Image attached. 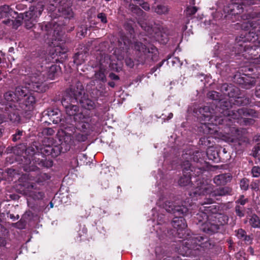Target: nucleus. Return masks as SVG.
<instances>
[{
	"instance_id": "nucleus-25",
	"label": "nucleus",
	"mask_w": 260,
	"mask_h": 260,
	"mask_svg": "<svg viewBox=\"0 0 260 260\" xmlns=\"http://www.w3.org/2000/svg\"><path fill=\"white\" fill-rule=\"evenodd\" d=\"M206 155L209 159L214 160L216 158L217 154L213 147H209L207 150Z\"/></svg>"
},
{
	"instance_id": "nucleus-14",
	"label": "nucleus",
	"mask_w": 260,
	"mask_h": 260,
	"mask_svg": "<svg viewBox=\"0 0 260 260\" xmlns=\"http://www.w3.org/2000/svg\"><path fill=\"white\" fill-rule=\"evenodd\" d=\"M238 131L234 127H227L224 133L219 132L218 133L219 138L228 142H233L238 139L237 134Z\"/></svg>"
},
{
	"instance_id": "nucleus-54",
	"label": "nucleus",
	"mask_w": 260,
	"mask_h": 260,
	"mask_svg": "<svg viewBox=\"0 0 260 260\" xmlns=\"http://www.w3.org/2000/svg\"><path fill=\"white\" fill-rule=\"evenodd\" d=\"M251 16L250 15H248V16H242V18L243 19H246V20H249L251 18Z\"/></svg>"
},
{
	"instance_id": "nucleus-17",
	"label": "nucleus",
	"mask_w": 260,
	"mask_h": 260,
	"mask_svg": "<svg viewBox=\"0 0 260 260\" xmlns=\"http://www.w3.org/2000/svg\"><path fill=\"white\" fill-rule=\"evenodd\" d=\"M255 21H248L247 23V26L246 27L248 30H249V32L246 34V40L249 42H254L255 40L257 39V35L255 36V34L252 31L253 29L256 28V26L255 25Z\"/></svg>"
},
{
	"instance_id": "nucleus-30",
	"label": "nucleus",
	"mask_w": 260,
	"mask_h": 260,
	"mask_svg": "<svg viewBox=\"0 0 260 260\" xmlns=\"http://www.w3.org/2000/svg\"><path fill=\"white\" fill-rule=\"evenodd\" d=\"M208 96L211 100H218L219 99V93L215 91H211L208 93Z\"/></svg>"
},
{
	"instance_id": "nucleus-43",
	"label": "nucleus",
	"mask_w": 260,
	"mask_h": 260,
	"mask_svg": "<svg viewBox=\"0 0 260 260\" xmlns=\"http://www.w3.org/2000/svg\"><path fill=\"white\" fill-rule=\"evenodd\" d=\"M254 156L260 160V145L255 147Z\"/></svg>"
},
{
	"instance_id": "nucleus-41",
	"label": "nucleus",
	"mask_w": 260,
	"mask_h": 260,
	"mask_svg": "<svg viewBox=\"0 0 260 260\" xmlns=\"http://www.w3.org/2000/svg\"><path fill=\"white\" fill-rule=\"evenodd\" d=\"M154 211H155V209H153L152 210V212H153V220H156L157 221H160L161 220V219H162V216L163 215H155V213H154Z\"/></svg>"
},
{
	"instance_id": "nucleus-48",
	"label": "nucleus",
	"mask_w": 260,
	"mask_h": 260,
	"mask_svg": "<svg viewBox=\"0 0 260 260\" xmlns=\"http://www.w3.org/2000/svg\"><path fill=\"white\" fill-rule=\"evenodd\" d=\"M255 94L257 97L260 98V85L256 87Z\"/></svg>"
},
{
	"instance_id": "nucleus-13",
	"label": "nucleus",
	"mask_w": 260,
	"mask_h": 260,
	"mask_svg": "<svg viewBox=\"0 0 260 260\" xmlns=\"http://www.w3.org/2000/svg\"><path fill=\"white\" fill-rule=\"evenodd\" d=\"M119 42L121 45L122 42H123V45L125 47L126 49H129L131 47L140 53H145L147 52V49L146 46L141 42H137L134 43H132L126 37H123L121 38V40H119Z\"/></svg>"
},
{
	"instance_id": "nucleus-16",
	"label": "nucleus",
	"mask_w": 260,
	"mask_h": 260,
	"mask_svg": "<svg viewBox=\"0 0 260 260\" xmlns=\"http://www.w3.org/2000/svg\"><path fill=\"white\" fill-rule=\"evenodd\" d=\"M17 13L13 11L8 5H4L0 7V19L4 18H7V20L3 21V23L8 25V24L13 22V21L9 19L10 17H14V15Z\"/></svg>"
},
{
	"instance_id": "nucleus-35",
	"label": "nucleus",
	"mask_w": 260,
	"mask_h": 260,
	"mask_svg": "<svg viewBox=\"0 0 260 260\" xmlns=\"http://www.w3.org/2000/svg\"><path fill=\"white\" fill-rule=\"evenodd\" d=\"M236 236L238 238L242 240V239L246 236V232L243 230L240 229L236 231Z\"/></svg>"
},
{
	"instance_id": "nucleus-32",
	"label": "nucleus",
	"mask_w": 260,
	"mask_h": 260,
	"mask_svg": "<svg viewBox=\"0 0 260 260\" xmlns=\"http://www.w3.org/2000/svg\"><path fill=\"white\" fill-rule=\"evenodd\" d=\"M240 187L242 190H246L249 187V181L246 179H243L240 183Z\"/></svg>"
},
{
	"instance_id": "nucleus-8",
	"label": "nucleus",
	"mask_w": 260,
	"mask_h": 260,
	"mask_svg": "<svg viewBox=\"0 0 260 260\" xmlns=\"http://www.w3.org/2000/svg\"><path fill=\"white\" fill-rule=\"evenodd\" d=\"M213 109H211L209 106H205L200 109V112L202 114V118L205 121L204 123L206 127L208 128V133L212 134L211 125H220L225 119H217L218 116L212 115Z\"/></svg>"
},
{
	"instance_id": "nucleus-60",
	"label": "nucleus",
	"mask_w": 260,
	"mask_h": 260,
	"mask_svg": "<svg viewBox=\"0 0 260 260\" xmlns=\"http://www.w3.org/2000/svg\"><path fill=\"white\" fill-rule=\"evenodd\" d=\"M79 158L84 157V158H86V155L84 154H81L79 156Z\"/></svg>"
},
{
	"instance_id": "nucleus-50",
	"label": "nucleus",
	"mask_w": 260,
	"mask_h": 260,
	"mask_svg": "<svg viewBox=\"0 0 260 260\" xmlns=\"http://www.w3.org/2000/svg\"><path fill=\"white\" fill-rule=\"evenodd\" d=\"M80 54H79V53H77L75 56V58H74V62L75 63H76L77 64H80L81 63L79 62L78 61V59H77V57H79L80 56Z\"/></svg>"
},
{
	"instance_id": "nucleus-10",
	"label": "nucleus",
	"mask_w": 260,
	"mask_h": 260,
	"mask_svg": "<svg viewBox=\"0 0 260 260\" xmlns=\"http://www.w3.org/2000/svg\"><path fill=\"white\" fill-rule=\"evenodd\" d=\"M91 119L88 115L83 114L77 115L75 117V121L77 123V129L81 132L89 134L92 131V126L90 124Z\"/></svg>"
},
{
	"instance_id": "nucleus-20",
	"label": "nucleus",
	"mask_w": 260,
	"mask_h": 260,
	"mask_svg": "<svg viewBox=\"0 0 260 260\" xmlns=\"http://www.w3.org/2000/svg\"><path fill=\"white\" fill-rule=\"evenodd\" d=\"M152 10L158 14H165L168 13V8L164 5H157L156 7H152Z\"/></svg>"
},
{
	"instance_id": "nucleus-28",
	"label": "nucleus",
	"mask_w": 260,
	"mask_h": 260,
	"mask_svg": "<svg viewBox=\"0 0 260 260\" xmlns=\"http://www.w3.org/2000/svg\"><path fill=\"white\" fill-rule=\"evenodd\" d=\"M41 29L43 31H47V33L51 32L52 28L51 27L52 24L50 23H43L41 25Z\"/></svg>"
},
{
	"instance_id": "nucleus-3",
	"label": "nucleus",
	"mask_w": 260,
	"mask_h": 260,
	"mask_svg": "<svg viewBox=\"0 0 260 260\" xmlns=\"http://www.w3.org/2000/svg\"><path fill=\"white\" fill-rule=\"evenodd\" d=\"M162 207L168 212L173 213L176 216L172 221V225L177 230L179 237L182 238L183 231H185L187 224L185 219L182 217H178L177 216L186 214L190 211L191 209L186 207L185 205L175 206L170 202H165L162 205Z\"/></svg>"
},
{
	"instance_id": "nucleus-31",
	"label": "nucleus",
	"mask_w": 260,
	"mask_h": 260,
	"mask_svg": "<svg viewBox=\"0 0 260 260\" xmlns=\"http://www.w3.org/2000/svg\"><path fill=\"white\" fill-rule=\"evenodd\" d=\"M62 15L66 18H70L73 16V13L70 8L62 11Z\"/></svg>"
},
{
	"instance_id": "nucleus-12",
	"label": "nucleus",
	"mask_w": 260,
	"mask_h": 260,
	"mask_svg": "<svg viewBox=\"0 0 260 260\" xmlns=\"http://www.w3.org/2000/svg\"><path fill=\"white\" fill-rule=\"evenodd\" d=\"M190 166V164L188 160L183 162L182 165L183 175L180 178L178 181V183L180 186H191V184H190L191 175L189 171L192 172V170L191 169Z\"/></svg>"
},
{
	"instance_id": "nucleus-2",
	"label": "nucleus",
	"mask_w": 260,
	"mask_h": 260,
	"mask_svg": "<svg viewBox=\"0 0 260 260\" xmlns=\"http://www.w3.org/2000/svg\"><path fill=\"white\" fill-rule=\"evenodd\" d=\"M216 205L202 206L200 211L196 215V219L200 229L203 232L212 234L217 232L219 227L226 223L228 217L219 213Z\"/></svg>"
},
{
	"instance_id": "nucleus-42",
	"label": "nucleus",
	"mask_w": 260,
	"mask_h": 260,
	"mask_svg": "<svg viewBox=\"0 0 260 260\" xmlns=\"http://www.w3.org/2000/svg\"><path fill=\"white\" fill-rule=\"evenodd\" d=\"M252 238L250 236H246L242 239V240L244 241L246 244H250L252 242Z\"/></svg>"
},
{
	"instance_id": "nucleus-40",
	"label": "nucleus",
	"mask_w": 260,
	"mask_h": 260,
	"mask_svg": "<svg viewBox=\"0 0 260 260\" xmlns=\"http://www.w3.org/2000/svg\"><path fill=\"white\" fill-rule=\"evenodd\" d=\"M43 133L44 135L51 136V135H53V134L54 133V131L51 128H46L44 129V130L43 131Z\"/></svg>"
},
{
	"instance_id": "nucleus-47",
	"label": "nucleus",
	"mask_w": 260,
	"mask_h": 260,
	"mask_svg": "<svg viewBox=\"0 0 260 260\" xmlns=\"http://www.w3.org/2000/svg\"><path fill=\"white\" fill-rule=\"evenodd\" d=\"M109 77L113 80H118L119 77L117 75L114 73H110L109 75Z\"/></svg>"
},
{
	"instance_id": "nucleus-45",
	"label": "nucleus",
	"mask_w": 260,
	"mask_h": 260,
	"mask_svg": "<svg viewBox=\"0 0 260 260\" xmlns=\"http://www.w3.org/2000/svg\"><path fill=\"white\" fill-rule=\"evenodd\" d=\"M125 62L126 66L130 68H132L134 66V62L131 58H126L125 60Z\"/></svg>"
},
{
	"instance_id": "nucleus-29",
	"label": "nucleus",
	"mask_w": 260,
	"mask_h": 260,
	"mask_svg": "<svg viewBox=\"0 0 260 260\" xmlns=\"http://www.w3.org/2000/svg\"><path fill=\"white\" fill-rule=\"evenodd\" d=\"M30 196L35 200H39L44 197V193L42 192L31 191L30 192Z\"/></svg>"
},
{
	"instance_id": "nucleus-18",
	"label": "nucleus",
	"mask_w": 260,
	"mask_h": 260,
	"mask_svg": "<svg viewBox=\"0 0 260 260\" xmlns=\"http://www.w3.org/2000/svg\"><path fill=\"white\" fill-rule=\"evenodd\" d=\"M231 176L228 174H222L214 178V183L217 185H224L230 181Z\"/></svg>"
},
{
	"instance_id": "nucleus-61",
	"label": "nucleus",
	"mask_w": 260,
	"mask_h": 260,
	"mask_svg": "<svg viewBox=\"0 0 260 260\" xmlns=\"http://www.w3.org/2000/svg\"><path fill=\"white\" fill-rule=\"evenodd\" d=\"M197 173H198V174H199V173H202V170H201L200 168H197ZM199 175V174H198V175Z\"/></svg>"
},
{
	"instance_id": "nucleus-59",
	"label": "nucleus",
	"mask_w": 260,
	"mask_h": 260,
	"mask_svg": "<svg viewBox=\"0 0 260 260\" xmlns=\"http://www.w3.org/2000/svg\"><path fill=\"white\" fill-rule=\"evenodd\" d=\"M10 218L13 219L14 220L16 219L15 216L13 214H10Z\"/></svg>"
},
{
	"instance_id": "nucleus-39",
	"label": "nucleus",
	"mask_w": 260,
	"mask_h": 260,
	"mask_svg": "<svg viewBox=\"0 0 260 260\" xmlns=\"http://www.w3.org/2000/svg\"><path fill=\"white\" fill-rule=\"evenodd\" d=\"M197 11V8L196 7H191L188 8L187 9V13L188 15H191L195 14Z\"/></svg>"
},
{
	"instance_id": "nucleus-46",
	"label": "nucleus",
	"mask_w": 260,
	"mask_h": 260,
	"mask_svg": "<svg viewBox=\"0 0 260 260\" xmlns=\"http://www.w3.org/2000/svg\"><path fill=\"white\" fill-rule=\"evenodd\" d=\"M247 202V199H244V196H241L240 198L238 200V203H240L241 205H244Z\"/></svg>"
},
{
	"instance_id": "nucleus-58",
	"label": "nucleus",
	"mask_w": 260,
	"mask_h": 260,
	"mask_svg": "<svg viewBox=\"0 0 260 260\" xmlns=\"http://www.w3.org/2000/svg\"><path fill=\"white\" fill-rule=\"evenodd\" d=\"M141 27L144 28V29L147 31H149L150 28L148 27V28L144 26L142 24H141Z\"/></svg>"
},
{
	"instance_id": "nucleus-53",
	"label": "nucleus",
	"mask_w": 260,
	"mask_h": 260,
	"mask_svg": "<svg viewBox=\"0 0 260 260\" xmlns=\"http://www.w3.org/2000/svg\"><path fill=\"white\" fill-rule=\"evenodd\" d=\"M161 251V248L160 247H157L155 249V253L157 255H161L160 253H159V252Z\"/></svg>"
},
{
	"instance_id": "nucleus-57",
	"label": "nucleus",
	"mask_w": 260,
	"mask_h": 260,
	"mask_svg": "<svg viewBox=\"0 0 260 260\" xmlns=\"http://www.w3.org/2000/svg\"><path fill=\"white\" fill-rule=\"evenodd\" d=\"M173 116V114L172 113H170L169 114L168 116V118H167V119L168 120H169L170 119H171Z\"/></svg>"
},
{
	"instance_id": "nucleus-9",
	"label": "nucleus",
	"mask_w": 260,
	"mask_h": 260,
	"mask_svg": "<svg viewBox=\"0 0 260 260\" xmlns=\"http://www.w3.org/2000/svg\"><path fill=\"white\" fill-rule=\"evenodd\" d=\"M44 10L43 5L42 4H38L36 6H31L29 10L24 14L23 19L27 28H31L42 14Z\"/></svg>"
},
{
	"instance_id": "nucleus-11",
	"label": "nucleus",
	"mask_w": 260,
	"mask_h": 260,
	"mask_svg": "<svg viewBox=\"0 0 260 260\" xmlns=\"http://www.w3.org/2000/svg\"><path fill=\"white\" fill-rule=\"evenodd\" d=\"M77 129L73 134L68 132L64 134V142L69 145H75L76 143L84 142L87 138V135L81 134Z\"/></svg>"
},
{
	"instance_id": "nucleus-6",
	"label": "nucleus",
	"mask_w": 260,
	"mask_h": 260,
	"mask_svg": "<svg viewBox=\"0 0 260 260\" xmlns=\"http://www.w3.org/2000/svg\"><path fill=\"white\" fill-rule=\"evenodd\" d=\"M219 107H216L215 112L212 113V115H217V119H225L222 122V124H225L226 125H230L231 123H233V120L239 119L242 118L241 114H245L243 109H239L236 111H231L228 108V103L226 102H219Z\"/></svg>"
},
{
	"instance_id": "nucleus-1",
	"label": "nucleus",
	"mask_w": 260,
	"mask_h": 260,
	"mask_svg": "<svg viewBox=\"0 0 260 260\" xmlns=\"http://www.w3.org/2000/svg\"><path fill=\"white\" fill-rule=\"evenodd\" d=\"M44 77L40 71L34 70L25 81V84L17 87L15 92H6L4 98L6 102L5 109L6 116L13 123L20 121V114L26 113L34 109L36 102L35 96L30 91L43 92Z\"/></svg>"
},
{
	"instance_id": "nucleus-56",
	"label": "nucleus",
	"mask_w": 260,
	"mask_h": 260,
	"mask_svg": "<svg viewBox=\"0 0 260 260\" xmlns=\"http://www.w3.org/2000/svg\"><path fill=\"white\" fill-rule=\"evenodd\" d=\"M245 78H246V77H242L241 78V79L243 81V83H240L241 84H244L246 85L248 83V82H247L245 80Z\"/></svg>"
},
{
	"instance_id": "nucleus-24",
	"label": "nucleus",
	"mask_w": 260,
	"mask_h": 260,
	"mask_svg": "<svg viewBox=\"0 0 260 260\" xmlns=\"http://www.w3.org/2000/svg\"><path fill=\"white\" fill-rule=\"evenodd\" d=\"M47 141H49V144L48 145H46V147L44 146L42 147L41 149V150L42 153H45L46 155H49L51 154V151L53 149L52 146L50 145V143H51V144H52V140L51 138H49L47 139Z\"/></svg>"
},
{
	"instance_id": "nucleus-27",
	"label": "nucleus",
	"mask_w": 260,
	"mask_h": 260,
	"mask_svg": "<svg viewBox=\"0 0 260 260\" xmlns=\"http://www.w3.org/2000/svg\"><path fill=\"white\" fill-rule=\"evenodd\" d=\"M123 59V56H119L117 58V61L116 62H114L112 61L111 62H110V64L111 65L112 67L114 68L113 66L115 64L116 66H118V67L115 68L116 71H119L121 70V66H122V62L121 60Z\"/></svg>"
},
{
	"instance_id": "nucleus-37",
	"label": "nucleus",
	"mask_w": 260,
	"mask_h": 260,
	"mask_svg": "<svg viewBox=\"0 0 260 260\" xmlns=\"http://www.w3.org/2000/svg\"><path fill=\"white\" fill-rule=\"evenodd\" d=\"M142 2V0H141L139 2H137L138 4H139L142 8L145 11H149L150 10V6L149 5L146 3V2H143L141 3Z\"/></svg>"
},
{
	"instance_id": "nucleus-15",
	"label": "nucleus",
	"mask_w": 260,
	"mask_h": 260,
	"mask_svg": "<svg viewBox=\"0 0 260 260\" xmlns=\"http://www.w3.org/2000/svg\"><path fill=\"white\" fill-rule=\"evenodd\" d=\"M239 46V49L240 50L239 51V53H242L243 51L244 52H247L248 54H249L251 56L250 57L251 58L256 59L257 60H256L255 62H257L258 63H260V55L259 56V58L253 57V56H255L256 55L254 53V52L256 50H260V48L259 47H253V46L252 44L249 43V44H240L237 45V47Z\"/></svg>"
},
{
	"instance_id": "nucleus-33",
	"label": "nucleus",
	"mask_w": 260,
	"mask_h": 260,
	"mask_svg": "<svg viewBox=\"0 0 260 260\" xmlns=\"http://www.w3.org/2000/svg\"><path fill=\"white\" fill-rule=\"evenodd\" d=\"M50 176L45 173L41 174L37 180L38 183H43L44 181L49 179Z\"/></svg>"
},
{
	"instance_id": "nucleus-7",
	"label": "nucleus",
	"mask_w": 260,
	"mask_h": 260,
	"mask_svg": "<svg viewBox=\"0 0 260 260\" xmlns=\"http://www.w3.org/2000/svg\"><path fill=\"white\" fill-rule=\"evenodd\" d=\"M79 95L73 89L67 90L63 96L61 103L66 109L67 114L71 116H73L75 120V117L77 115L83 114L79 113L78 107L74 104L78 102Z\"/></svg>"
},
{
	"instance_id": "nucleus-22",
	"label": "nucleus",
	"mask_w": 260,
	"mask_h": 260,
	"mask_svg": "<svg viewBox=\"0 0 260 260\" xmlns=\"http://www.w3.org/2000/svg\"><path fill=\"white\" fill-rule=\"evenodd\" d=\"M59 67L56 65L52 66L48 71V78L53 80L57 75Z\"/></svg>"
},
{
	"instance_id": "nucleus-51",
	"label": "nucleus",
	"mask_w": 260,
	"mask_h": 260,
	"mask_svg": "<svg viewBox=\"0 0 260 260\" xmlns=\"http://www.w3.org/2000/svg\"><path fill=\"white\" fill-rule=\"evenodd\" d=\"M172 62V64H173L174 63H179L180 61L179 60V59L177 57H174V58H173L172 60H171Z\"/></svg>"
},
{
	"instance_id": "nucleus-21",
	"label": "nucleus",
	"mask_w": 260,
	"mask_h": 260,
	"mask_svg": "<svg viewBox=\"0 0 260 260\" xmlns=\"http://www.w3.org/2000/svg\"><path fill=\"white\" fill-rule=\"evenodd\" d=\"M249 223L254 228L260 227V220L255 214L252 215L249 218Z\"/></svg>"
},
{
	"instance_id": "nucleus-62",
	"label": "nucleus",
	"mask_w": 260,
	"mask_h": 260,
	"mask_svg": "<svg viewBox=\"0 0 260 260\" xmlns=\"http://www.w3.org/2000/svg\"><path fill=\"white\" fill-rule=\"evenodd\" d=\"M109 85L110 86H111V87H113L114 86L115 84H114V83L113 82H109Z\"/></svg>"
},
{
	"instance_id": "nucleus-23",
	"label": "nucleus",
	"mask_w": 260,
	"mask_h": 260,
	"mask_svg": "<svg viewBox=\"0 0 260 260\" xmlns=\"http://www.w3.org/2000/svg\"><path fill=\"white\" fill-rule=\"evenodd\" d=\"M129 9L133 13L138 15L143 16L145 14V13L138 6L133 4H129Z\"/></svg>"
},
{
	"instance_id": "nucleus-63",
	"label": "nucleus",
	"mask_w": 260,
	"mask_h": 260,
	"mask_svg": "<svg viewBox=\"0 0 260 260\" xmlns=\"http://www.w3.org/2000/svg\"><path fill=\"white\" fill-rule=\"evenodd\" d=\"M34 186L32 184H31V185L28 186V188L29 189H32V188H34Z\"/></svg>"
},
{
	"instance_id": "nucleus-49",
	"label": "nucleus",
	"mask_w": 260,
	"mask_h": 260,
	"mask_svg": "<svg viewBox=\"0 0 260 260\" xmlns=\"http://www.w3.org/2000/svg\"><path fill=\"white\" fill-rule=\"evenodd\" d=\"M6 244V241L5 239L0 237V246H5Z\"/></svg>"
},
{
	"instance_id": "nucleus-36",
	"label": "nucleus",
	"mask_w": 260,
	"mask_h": 260,
	"mask_svg": "<svg viewBox=\"0 0 260 260\" xmlns=\"http://www.w3.org/2000/svg\"><path fill=\"white\" fill-rule=\"evenodd\" d=\"M23 131L18 130L17 133L13 135V141L16 142L20 139L21 136H22Z\"/></svg>"
},
{
	"instance_id": "nucleus-44",
	"label": "nucleus",
	"mask_w": 260,
	"mask_h": 260,
	"mask_svg": "<svg viewBox=\"0 0 260 260\" xmlns=\"http://www.w3.org/2000/svg\"><path fill=\"white\" fill-rule=\"evenodd\" d=\"M236 212L237 214L240 216L242 217L244 216V213L243 210L241 209L240 206H236Z\"/></svg>"
},
{
	"instance_id": "nucleus-52",
	"label": "nucleus",
	"mask_w": 260,
	"mask_h": 260,
	"mask_svg": "<svg viewBox=\"0 0 260 260\" xmlns=\"http://www.w3.org/2000/svg\"><path fill=\"white\" fill-rule=\"evenodd\" d=\"M164 63V61H161V62H160L159 63H158L157 65V68H153L152 70H153V72L155 71L156 70H157V68H160V67H161V66Z\"/></svg>"
},
{
	"instance_id": "nucleus-34",
	"label": "nucleus",
	"mask_w": 260,
	"mask_h": 260,
	"mask_svg": "<svg viewBox=\"0 0 260 260\" xmlns=\"http://www.w3.org/2000/svg\"><path fill=\"white\" fill-rule=\"evenodd\" d=\"M251 174L253 177H258L260 176V168L254 166L251 170Z\"/></svg>"
},
{
	"instance_id": "nucleus-19",
	"label": "nucleus",
	"mask_w": 260,
	"mask_h": 260,
	"mask_svg": "<svg viewBox=\"0 0 260 260\" xmlns=\"http://www.w3.org/2000/svg\"><path fill=\"white\" fill-rule=\"evenodd\" d=\"M75 92L79 95V96L81 94V92H78V93L77 92ZM78 100H79V102L81 104V106L85 109H87L88 110H90L94 109L96 107V103L94 101L89 99H79Z\"/></svg>"
},
{
	"instance_id": "nucleus-38",
	"label": "nucleus",
	"mask_w": 260,
	"mask_h": 260,
	"mask_svg": "<svg viewBox=\"0 0 260 260\" xmlns=\"http://www.w3.org/2000/svg\"><path fill=\"white\" fill-rule=\"evenodd\" d=\"M98 18L100 19L101 21L104 23H106L107 22L106 15L105 14L103 13H99L98 15Z\"/></svg>"
},
{
	"instance_id": "nucleus-4",
	"label": "nucleus",
	"mask_w": 260,
	"mask_h": 260,
	"mask_svg": "<svg viewBox=\"0 0 260 260\" xmlns=\"http://www.w3.org/2000/svg\"><path fill=\"white\" fill-rule=\"evenodd\" d=\"M214 246L207 237L194 235L185 240L182 246V253L184 256H189L199 254L201 249H210Z\"/></svg>"
},
{
	"instance_id": "nucleus-64",
	"label": "nucleus",
	"mask_w": 260,
	"mask_h": 260,
	"mask_svg": "<svg viewBox=\"0 0 260 260\" xmlns=\"http://www.w3.org/2000/svg\"><path fill=\"white\" fill-rule=\"evenodd\" d=\"M50 208H53V204L52 202H50Z\"/></svg>"
},
{
	"instance_id": "nucleus-55",
	"label": "nucleus",
	"mask_w": 260,
	"mask_h": 260,
	"mask_svg": "<svg viewBox=\"0 0 260 260\" xmlns=\"http://www.w3.org/2000/svg\"><path fill=\"white\" fill-rule=\"evenodd\" d=\"M5 147L3 146H0V154L2 155L4 151Z\"/></svg>"
},
{
	"instance_id": "nucleus-26",
	"label": "nucleus",
	"mask_w": 260,
	"mask_h": 260,
	"mask_svg": "<svg viewBox=\"0 0 260 260\" xmlns=\"http://www.w3.org/2000/svg\"><path fill=\"white\" fill-rule=\"evenodd\" d=\"M94 78L96 80H98L103 82L105 81L106 75L104 73V72L102 70V69H101L100 71L95 73Z\"/></svg>"
},
{
	"instance_id": "nucleus-5",
	"label": "nucleus",
	"mask_w": 260,
	"mask_h": 260,
	"mask_svg": "<svg viewBox=\"0 0 260 260\" xmlns=\"http://www.w3.org/2000/svg\"><path fill=\"white\" fill-rule=\"evenodd\" d=\"M197 186L194 188V190L192 192L194 194L207 196L209 197H216L217 196H223L228 194L231 192V189L228 187H222L213 190V186L212 184L207 183L201 182V181H197ZM213 202L212 198H207V201L202 203V205L204 204H210Z\"/></svg>"
}]
</instances>
